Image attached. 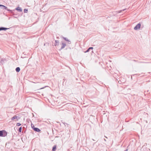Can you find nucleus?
I'll return each instance as SVG.
<instances>
[{
    "label": "nucleus",
    "mask_w": 151,
    "mask_h": 151,
    "mask_svg": "<svg viewBox=\"0 0 151 151\" xmlns=\"http://www.w3.org/2000/svg\"><path fill=\"white\" fill-rule=\"evenodd\" d=\"M7 135V132L4 130L0 131V137H5Z\"/></svg>",
    "instance_id": "f257e3e1"
},
{
    "label": "nucleus",
    "mask_w": 151,
    "mask_h": 151,
    "mask_svg": "<svg viewBox=\"0 0 151 151\" xmlns=\"http://www.w3.org/2000/svg\"><path fill=\"white\" fill-rule=\"evenodd\" d=\"M141 26V24L140 23L138 24L134 28V29L135 30H137L140 29Z\"/></svg>",
    "instance_id": "f03ea898"
},
{
    "label": "nucleus",
    "mask_w": 151,
    "mask_h": 151,
    "mask_svg": "<svg viewBox=\"0 0 151 151\" xmlns=\"http://www.w3.org/2000/svg\"><path fill=\"white\" fill-rule=\"evenodd\" d=\"M32 124L31 125V127H32V128L33 129V130L35 131H36V132H40V129H39L38 128L35 127L34 126V125H33L34 127H32Z\"/></svg>",
    "instance_id": "7ed1b4c3"
},
{
    "label": "nucleus",
    "mask_w": 151,
    "mask_h": 151,
    "mask_svg": "<svg viewBox=\"0 0 151 151\" xmlns=\"http://www.w3.org/2000/svg\"><path fill=\"white\" fill-rule=\"evenodd\" d=\"M61 44L62 45V46H61V47L60 49V50H61L62 49L64 48L66 46V43L65 42H63V41H62L61 42Z\"/></svg>",
    "instance_id": "20e7f679"
},
{
    "label": "nucleus",
    "mask_w": 151,
    "mask_h": 151,
    "mask_svg": "<svg viewBox=\"0 0 151 151\" xmlns=\"http://www.w3.org/2000/svg\"><path fill=\"white\" fill-rule=\"evenodd\" d=\"M0 7H1V8L2 9H4L7 10L8 11H12L8 9H7V8L6 6L2 5H0Z\"/></svg>",
    "instance_id": "39448f33"
},
{
    "label": "nucleus",
    "mask_w": 151,
    "mask_h": 151,
    "mask_svg": "<svg viewBox=\"0 0 151 151\" xmlns=\"http://www.w3.org/2000/svg\"><path fill=\"white\" fill-rule=\"evenodd\" d=\"M63 38L66 41L68 42V43L69 44H70L71 43V42L70 40L68 39L66 37H63Z\"/></svg>",
    "instance_id": "423d86ee"
},
{
    "label": "nucleus",
    "mask_w": 151,
    "mask_h": 151,
    "mask_svg": "<svg viewBox=\"0 0 151 151\" xmlns=\"http://www.w3.org/2000/svg\"><path fill=\"white\" fill-rule=\"evenodd\" d=\"M19 118L20 117L19 116H14L13 117H12L11 119L12 120H13L15 119L18 120L19 119Z\"/></svg>",
    "instance_id": "0eeeda50"
},
{
    "label": "nucleus",
    "mask_w": 151,
    "mask_h": 151,
    "mask_svg": "<svg viewBox=\"0 0 151 151\" xmlns=\"http://www.w3.org/2000/svg\"><path fill=\"white\" fill-rule=\"evenodd\" d=\"M15 9L20 12L22 11V9L19 7H18Z\"/></svg>",
    "instance_id": "6e6552de"
},
{
    "label": "nucleus",
    "mask_w": 151,
    "mask_h": 151,
    "mask_svg": "<svg viewBox=\"0 0 151 151\" xmlns=\"http://www.w3.org/2000/svg\"><path fill=\"white\" fill-rule=\"evenodd\" d=\"M9 28H6L4 27H0V31L1 30H6L8 29H9Z\"/></svg>",
    "instance_id": "1a4fd4ad"
},
{
    "label": "nucleus",
    "mask_w": 151,
    "mask_h": 151,
    "mask_svg": "<svg viewBox=\"0 0 151 151\" xmlns=\"http://www.w3.org/2000/svg\"><path fill=\"white\" fill-rule=\"evenodd\" d=\"M55 46H57L59 45V41L58 40H55Z\"/></svg>",
    "instance_id": "9d476101"
},
{
    "label": "nucleus",
    "mask_w": 151,
    "mask_h": 151,
    "mask_svg": "<svg viewBox=\"0 0 151 151\" xmlns=\"http://www.w3.org/2000/svg\"><path fill=\"white\" fill-rule=\"evenodd\" d=\"M16 71L17 72H19L20 71V69L19 67H18L16 68Z\"/></svg>",
    "instance_id": "9b49d317"
},
{
    "label": "nucleus",
    "mask_w": 151,
    "mask_h": 151,
    "mask_svg": "<svg viewBox=\"0 0 151 151\" xmlns=\"http://www.w3.org/2000/svg\"><path fill=\"white\" fill-rule=\"evenodd\" d=\"M56 149V145H55L53 146L52 149V151H55V150Z\"/></svg>",
    "instance_id": "f8f14e48"
},
{
    "label": "nucleus",
    "mask_w": 151,
    "mask_h": 151,
    "mask_svg": "<svg viewBox=\"0 0 151 151\" xmlns=\"http://www.w3.org/2000/svg\"><path fill=\"white\" fill-rule=\"evenodd\" d=\"M22 127H20L19 129V132H21L22 131Z\"/></svg>",
    "instance_id": "ddd939ff"
},
{
    "label": "nucleus",
    "mask_w": 151,
    "mask_h": 151,
    "mask_svg": "<svg viewBox=\"0 0 151 151\" xmlns=\"http://www.w3.org/2000/svg\"><path fill=\"white\" fill-rule=\"evenodd\" d=\"M28 11V10L27 9H24V13H27Z\"/></svg>",
    "instance_id": "4468645a"
},
{
    "label": "nucleus",
    "mask_w": 151,
    "mask_h": 151,
    "mask_svg": "<svg viewBox=\"0 0 151 151\" xmlns=\"http://www.w3.org/2000/svg\"><path fill=\"white\" fill-rule=\"evenodd\" d=\"M126 10V9H123L122 10H120V11H118V13H120V12H121L122 11H125Z\"/></svg>",
    "instance_id": "2eb2a0df"
},
{
    "label": "nucleus",
    "mask_w": 151,
    "mask_h": 151,
    "mask_svg": "<svg viewBox=\"0 0 151 151\" xmlns=\"http://www.w3.org/2000/svg\"><path fill=\"white\" fill-rule=\"evenodd\" d=\"M21 125V124L19 123H18L17 124V126H20Z\"/></svg>",
    "instance_id": "dca6fc26"
},
{
    "label": "nucleus",
    "mask_w": 151,
    "mask_h": 151,
    "mask_svg": "<svg viewBox=\"0 0 151 151\" xmlns=\"http://www.w3.org/2000/svg\"><path fill=\"white\" fill-rule=\"evenodd\" d=\"M90 50V49H89V48H88V49L87 50L86 52H85L86 53V52H88Z\"/></svg>",
    "instance_id": "f3484780"
},
{
    "label": "nucleus",
    "mask_w": 151,
    "mask_h": 151,
    "mask_svg": "<svg viewBox=\"0 0 151 151\" xmlns=\"http://www.w3.org/2000/svg\"><path fill=\"white\" fill-rule=\"evenodd\" d=\"M89 49H90V50H91V49L92 50L93 49V47H89Z\"/></svg>",
    "instance_id": "a211bd4d"
},
{
    "label": "nucleus",
    "mask_w": 151,
    "mask_h": 151,
    "mask_svg": "<svg viewBox=\"0 0 151 151\" xmlns=\"http://www.w3.org/2000/svg\"><path fill=\"white\" fill-rule=\"evenodd\" d=\"M128 150V149H127L124 151H127Z\"/></svg>",
    "instance_id": "6ab92c4d"
},
{
    "label": "nucleus",
    "mask_w": 151,
    "mask_h": 151,
    "mask_svg": "<svg viewBox=\"0 0 151 151\" xmlns=\"http://www.w3.org/2000/svg\"><path fill=\"white\" fill-rule=\"evenodd\" d=\"M104 140L105 141H106V140L105 139H104Z\"/></svg>",
    "instance_id": "aec40b11"
},
{
    "label": "nucleus",
    "mask_w": 151,
    "mask_h": 151,
    "mask_svg": "<svg viewBox=\"0 0 151 151\" xmlns=\"http://www.w3.org/2000/svg\"><path fill=\"white\" fill-rule=\"evenodd\" d=\"M104 137H106V138H107V137H106V136H104Z\"/></svg>",
    "instance_id": "412c9836"
},
{
    "label": "nucleus",
    "mask_w": 151,
    "mask_h": 151,
    "mask_svg": "<svg viewBox=\"0 0 151 151\" xmlns=\"http://www.w3.org/2000/svg\"><path fill=\"white\" fill-rule=\"evenodd\" d=\"M32 127H34L33 126V124H31V125H32Z\"/></svg>",
    "instance_id": "4be33fe9"
}]
</instances>
